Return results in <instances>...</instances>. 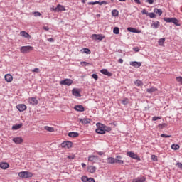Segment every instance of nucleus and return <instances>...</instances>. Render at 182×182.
<instances>
[{
    "label": "nucleus",
    "instance_id": "f257e3e1",
    "mask_svg": "<svg viewBox=\"0 0 182 182\" xmlns=\"http://www.w3.org/2000/svg\"><path fill=\"white\" fill-rule=\"evenodd\" d=\"M96 126L97 129H95V132L98 134H105L106 132H110V130H112V128L107 127L106 125L100 122H97Z\"/></svg>",
    "mask_w": 182,
    "mask_h": 182
},
{
    "label": "nucleus",
    "instance_id": "f03ea898",
    "mask_svg": "<svg viewBox=\"0 0 182 182\" xmlns=\"http://www.w3.org/2000/svg\"><path fill=\"white\" fill-rule=\"evenodd\" d=\"M18 177L21 178H31L33 177V173L29 171H21L18 173Z\"/></svg>",
    "mask_w": 182,
    "mask_h": 182
},
{
    "label": "nucleus",
    "instance_id": "7ed1b4c3",
    "mask_svg": "<svg viewBox=\"0 0 182 182\" xmlns=\"http://www.w3.org/2000/svg\"><path fill=\"white\" fill-rule=\"evenodd\" d=\"M31 50H33V47L30 46H22L20 49L21 53H29V52H31Z\"/></svg>",
    "mask_w": 182,
    "mask_h": 182
},
{
    "label": "nucleus",
    "instance_id": "20e7f679",
    "mask_svg": "<svg viewBox=\"0 0 182 182\" xmlns=\"http://www.w3.org/2000/svg\"><path fill=\"white\" fill-rule=\"evenodd\" d=\"M127 156H129V157H131V159H134V160H138V161H140L141 160L139 156L136 154H134V152L128 151L127 153Z\"/></svg>",
    "mask_w": 182,
    "mask_h": 182
},
{
    "label": "nucleus",
    "instance_id": "39448f33",
    "mask_svg": "<svg viewBox=\"0 0 182 182\" xmlns=\"http://www.w3.org/2000/svg\"><path fill=\"white\" fill-rule=\"evenodd\" d=\"M73 83V80L71 79H65L60 81V85L63 86H70Z\"/></svg>",
    "mask_w": 182,
    "mask_h": 182
},
{
    "label": "nucleus",
    "instance_id": "423d86ee",
    "mask_svg": "<svg viewBox=\"0 0 182 182\" xmlns=\"http://www.w3.org/2000/svg\"><path fill=\"white\" fill-rule=\"evenodd\" d=\"M91 38L93 41H103L105 36L102 34H92Z\"/></svg>",
    "mask_w": 182,
    "mask_h": 182
},
{
    "label": "nucleus",
    "instance_id": "0eeeda50",
    "mask_svg": "<svg viewBox=\"0 0 182 182\" xmlns=\"http://www.w3.org/2000/svg\"><path fill=\"white\" fill-rule=\"evenodd\" d=\"M73 144H72L71 141H64L61 144V147H63V149H70V147H72Z\"/></svg>",
    "mask_w": 182,
    "mask_h": 182
},
{
    "label": "nucleus",
    "instance_id": "6e6552de",
    "mask_svg": "<svg viewBox=\"0 0 182 182\" xmlns=\"http://www.w3.org/2000/svg\"><path fill=\"white\" fill-rule=\"evenodd\" d=\"M115 164H124V161L122 156L118 155L115 157Z\"/></svg>",
    "mask_w": 182,
    "mask_h": 182
},
{
    "label": "nucleus",
    "instance_id": "1a4fd4ad",
    "mask_svg": "<svg viewBox=\"0 0 182 182\" xmlns=\"http://www.w3.org/2000/svg\"><path fill=\"white\" fill-rule=\"evenodd\" d=\"M81 180H82V182H96L95 181V178H89V177H87L86 176H82Z\"/></svg>",
    "mask_w": 182,
    "mask_h": 182
},
{
    "label": "nucleus",
    "instance_id": "9d476101",
    "mask_svg": "<svg viewBox=\"0 0 182 182\" xmlns=\"http://www.w3.org/2000/svg\"><path fill=\"white\" fill-rule=\"evenodd\" d=\"M28 102L30 103V105H38V103H39V102L38 101V99H36V97H30L28 98Z\"/></svg>",
    "mask_w": 182,
    "mask_h": 182
},
{
    "label": "nucleus",
    "instance_id": "9b49d317",
    "mask_svg": "<svg viewBox=\"0 0 182 182\" xmlns=\"http://www.w3.org/2000/svg\"><path fill=\"white\" fill-rule=\"evenodd\" d=\"M72 93L73 95V96H75L76 97H80V90H79L78 89L76 88H73L72 90Z\"/></svg>",
    "mask_w": 182,
    "mask_h": 182
},
{
    "label": "nucleus",
    "instance_id": "f8f14e48",
    "mask_svg": "<svg viewBox=\"0 0 182 182\" xmlns=\"http://www.w3.org/2000/svg\"><path fill=\"white\" fill-rule=\"evenodd\" d=\"M6 82L8 83H11L14 80V77L11 75V74H6L4 76Z\"/></svg>",
    "mask_w": 182,
    "mask_h": 182
},
{
    "label": "nucleus",
    "instance_id": "ddd939ff",
    "mask_svg": "<svg viewBox=\"0 0 182 182\" xmlns=\"http://www.w3.org/2000/svg\"><path fill=\"white\" fill-rule=\"evenodd\" d=\"M146 181V177L141 176L136 178H134L132 182H144Z\"/></svg>",
    "mask_w": 182,
    "mask_h": 182
},
{
    "label": "nucleus",
    "instance_id": "4468645a",
    "mask_svg": "<svg viewBox=\"0 0 182 182\" xmlns=\"http://www.w3.org/2000/svg\"><path fill=\"white\" fill-rule=\"evenodd\" d=\"M18 112H24V110H26V105L24 104H19L16 106Z\"/></svg>",
    "mask_w": 182,
    "mask_h": 182
},
{
    "label": "nucleus",
    "instance_id": "2eb2a0df",
    "mask_svg": "<svg viewBox=\"0 0 182 182\" xmlns=\"http://www.w3.org/2000/svg\"><path fill=\"white\" fill-rule=\"evenodd\" d=\"M130 66H134V68H140V66H141V63L140 62H137V61H132L129 63Z\"/></svg>",
    "mask_w": 182,
    "mask_h": 182
},
{
    "label": "nucleus",
    "instance_id": "dca6fc26",
    "mask_svg": "<svg viewBox=\"0 0 182 182\" xmlns=\"http://www.w3.org/2000/svg\"><path fill=\"white\" fill-rule=\"evenodd\" d=\"M13 141L16 144H21V143H22L23 141V139H22V137H15L13 139Z\"/></svg>",
    "mask_w": 182,
    "mask_h": 182
},
{
    "label": "nucleus",
    "instance_id": "f3484780",
    "mask_svg": "<svg viewBox=\"0 0 182 182\" xmlns=\"http://www.w3.org/2000/svg\"><path fill=\"white\" fill-rule=\"evenodd\" d=\"M129 32H132V33H141V31L137 30L136 28L129 27L127 28Z\"/></svg>",
    "mask_w": 182,
    "mask_h": 182
},
{
    "label": "nucleus",
    "instance_id": "a211bd4d",
    "mask_svg": "<svg viewBox=\"0 0 182 182\" xmlns=\"http://www.w3.org/2000/svg\"><path fill=\"white\" fill-rule=\"evenodd\" d=\"M55 11H56V12H62V11H66V9L65 8V6L58 4L55 9Z\"/></svg>",
    "mask_w": 182,
    "mask_h": 182
},
{
    "label": "nucleus",
    "instance_id": "6ab92c4d",
    "mask_svg": "<svg viewBox=\"0 0 182 182\" xmlns=\"http://www.w3.org/2000/svg\"><path fill=\"white\" fill-rule=\"evenodd\" d=\"M96 170H97L96 166H90L87 167V171L91 174H93L96 171Z\"/></svg>",
    "mask_w": 182,
    "mask_h": 182
},
{
    "label": "nucleus",
    "instance_id": "aec40b11",
    "mask_svg": "<svg viewBox=\"0 0 182 182\" xmlns=\"http://www.w3.org/2000/svg\"><path fill=\"white\" fill-rule=\"evenodd\" d=\"M107 162L108 164H116V159L114 157H108L107 159Z\"/></svg>",
    "mask_w": 182,
    "mask_h": 182
},
{
    "label": "nucleus",
    "instance_id": "412c9836",
    "mask_svg": "<svg viewBox=\"0 0 182 182\" xmlns=\"http://www.w3.org/2000/svg\"><path fill=\"white\" fill-rule=\"evenodd\" d=\"M20 35L23 38H26L27 39H31V35H29V33H26V31H21Z\"/></svg>",
    "mask_w": 182,
    "mask_h": 182
},
{
    "label": "nucleus",
    "instance_id": "4be33fe9",
    "mask_svg": "<svg viewBox=\"0 0 182 182\" xmlns=\"http://www.w3.org/2000/svg\"><path fill=\"white\" fill-rule=\"evenodd\" d=\"M0 167L3 170H6V168H9V164H8L6 162H1V163H0Z\"/></svg>",
    "mask_w": 182,
    "mask_h": 182
},
{
    "label": "nucleus",
    "instance_id": "5701e85b",
    "mask_svg": "<svg viewBox=\"0 0 182 182\" xmlns=\"http://www.w3.org/2000/svg\"><path fill=\"white\" fill-rule=\"evenodd\" d=\"M74 109L77 112H85V107H83L82 105H75Z\"/></svg>",
    "mask_w": 182,
    "mask_h": 182
},
{
    "label": "nucleus",
    "instance_id": "b1692460",
    "mask_svg": "<svg viewBox=\"0 0 182 182\" xmlns=\"http://www.w3.org/2000/svg\"><path fill=\"white\" fill-rule=\"evenodd\" d=\"M100 73H102V75H105V76H112V73L109 72L107 69H102L100 70Z\"/></svg>",
    "mask_w": 182,
    "mask_h": 182
},
{
    "label": "nucleus",
    "instance_id": "393cba45",
    "mask_svg": "<svg viewBox=\"0 0 182 182\" xmlns=\"http://www.w3.org/2000/svg\"><path fill=\"white\" fill-rule=\"evenodd\" d=\"M80 122L84 124H89V123H92V119L89 118H84L82 119H80Z\"/></svg>",
    "mask_w": 182,
    "mask_h": 182
},
{
    "label": "nucleus",
    "instance_id": "a878e982",
    "mask_svg": "<svg viewBox=\"0 0 182 182\" xmlns=\"http://www.w3.org/2000/svg\"><path fill=\"white\" fill-rule=\"evenodd\" d=\"M159 26H160L159 21H155L151 25V27L153 28V29H159Z\"/></svg>",
    "mask_w": 182,
    "mask_h": 182
},
{
    "label": "nucleus",
    "instance_id": "bb28decb",
    "mask_svg": "<svg viewBox=\"0 0 182 182\" xmlns=\"http://www.w3.org/2000/svg\"><path fill=\"white\" fill-rule=\"evenodd\" d=\"M68 136L69 137H79V134L77 132H71L68 133Z\"/></svg>",
    "mask_w": 182,
    "mask_h": 182
},
{
    "label": "nucleus",
    "instance_id": "cd10ccee",
    "mask_svg": "<svg viewBox=\"0 0 182 182\" xmlns=\"http://www.w3.org/2000/svg\"><path fill=\"white\" fill-rule=\"evenodd\" d=\"M154 14H157L158 15H159V16H161L163 14V10H161V9L156 8L154 9Z\"/></svg>",
    "mask_w": 182,
    "mask_h": 182
},
{
    "label": "nucleus",
    "instance_id": "c85d7f7f",
    "mask_svg": "<svg viewBox=\"0 0 182 182\" xmlns=\"http://www.w3.org/2000/svg\"><path fill=\"white\" fill-rule=\"evenodd\" d=\"M146 92L147 93H151V94L154 93V92H157V88L152 87L151 88H148L146 90Z\"/></svg>",
    "mask_w": 182,
    "mask_h": 182
},
{
    "label": "nucleus",
    "instance_id": "c756f323",
    "mask_svg": "<svg viewBox=\"0 0 182 182\" xmlns=\"http://www.w3.org/2000/svg\"><path fill=\"white\" fill-rule=\"evenodd\" d=\"M97 160V156L95 155H91L88 157V161H96Z\"/></svg>",
    "mask_w": 182,
    "mask_h": 182
},
{
    "label": "nucleus",
    "instance_id": "7c9ffc66",
    "mask_svg": "<svg viewBox=\"0 0 182 182\" xmlns=\"http://www.w3.org/2000/svg\"><path fill=\"white\" fill-rule=\"evenodd\" d=\"M112 16H114V18L119 16V11L117 9H113L112 11Z\"/></svg>",
    "mask_w": 182,
    "mask_h": 182
},
{
    "label": "nucleus",
    "instance_id": "2f4dec72",
    "mask_svg": "<svg viewBox=\"0 0 182 182\" xmlns=\"http://www.w3.org/2000/svg\"><path fill=\"white\" fill-rule=\"evenodd\" d=\"M22 127V124H18L12 127V130H19Z\"/></svg>",
    "mask_w": 182,
    "mask_h": 182
},
{
    "label": "nucleus",
    "instance_id": "473e14b6",
    "mask_svg": "<svg viewBox=\"0 0 182 182\" xmlns=\"http://www.w3.org/2000/svg\"><path fill=\"white\" fill-rule=\"evenodd\" d=\"M44 129H45V130H47V132H55V128H53L52 127L46 126L44 127Z\"/></svg>",
    "mask_w": 182,
    "mask_h": 182
},
{
    "label": "nucleus",
    "instance_id": "72a5a7b5",
    "mask_svg": "<svg viewBox=\"0 0 182 182\" xmlns=\"http://www.w3.org/2000/svg\"><path fill=\"white\" fill-rule=\"evenodd\" d=\"M172 23H174V25H176V26H180V23L176 18H172Z\"/></svg>",
    "mask_w": 182,
    "mask_h": 182
},
{
    "label": "nucleus",
    "instance_id": "f704fd0d",
    "mask_svg": "<svg viewBox=\"0 0 182 182\" xmlns=\"http://www.w3.org/2000/svg\"><path fill=\"white\" fill-rule=\"evenodd\" d=\"M134 84L136 85V86H143V82H141V80H137L136 81H134Z\"/></svg>",
    "mask_w": 182,
    "mask_h": 182
},
{
    "label": "nucleus",
    "instance_id": "c9c22d12",
    "mask_svg": "<svg viewBox=\"0 0 182 182\" xmlns=\"http://www.w3.org/2000/svg\"><path fill=\"white\" fill-rule=\"evenodd\" d=\"M171 148L172 150H178V149H180V145L173 144L171 145Z\"/></svg>",
    "mask_w": 182,
    "mask_h": 182
},
{
    "label": "nucleus",
    "instance_id": "e433bc0d",
    "mask_svg": "<svg viewBox=\"0 0 182 182\" xmlns=\"http://www.w3.org/2000/svg\"><path fill=\"white\" fill-rule=\"evenodd\" d=\"M164 42H166V39H164V38L159 39V46H164Z\"/></svg>",
    "mask_w": 182,
    "mask_h": 182
},
{
    "label": "nucleus",
    "instance_id": "4c0bfd02",
    "mask_svg": "<svg viewBox=\"0 0 182 182\" xmlns=\"http://www.w3.org/2000/svg\"><path fill=\"white\" fill-rule=\"evenodd\" d=\"M113 32L115 35H119V33H120V30L119 29L118 27H115L113 29Z\"/></svg>",
    "mask_w": 182,
    "mask_h": 182
},
{
    "label": "nucleus",
    "instance_id": "58836bf2",
    "mask_svg": "<svg viewBox=\"0 0 182 182\" xmlns=\"http://www.w3.org/2000/svg\"><path fill=\"white\" fill-rule=\"evenodd\" d=\"M164 21L165 22H166L167 23H171L173 21V18H167V17H166V18H164Z\"/></svg>",
    "mask_w": 182,
    "mask_h": 182
},
{
    "label": "nucleus",
    "instance_id": "ea45409f",
    "mask_svg": "<svg viewBox=\"0 0 182 182\" xmlns=\"http://www.w3.org/2000/svg\"><path fill=\"white\" fill-rule=\"evenodd\" d=\"M122 105H124L125 106H126V105H129V100H128V98H124L122 100Z\"/></svg>",
    "mask_w": 182,
    "mask_h": 182
},
{
    "label": "nucleus",
    "instance_id": "a19ab883",
    "mask_svg": "<svg viewBox=\"0 0 182 182\" xmlns=\"http://www.w3.org/2000/svg\"><path fill=\"white\" fill-rule=\"evenodd\" d=\"M158 127L159 129H164V127H167V124L163 123V124H159Z\"/></svg>",
    "mask_w": 182,
    "mask_h": 182
},
{
    "label": "nucleus",
    "instance_id": "79ce46f5",
    "mask_svg": "<svg viewBox=\"0 0 182 182\" xmlns=\"http://www.w3.org/2000/svg\"><path fill=\"white\" fill-rule=\"evenodd\" d=\"M83 53H86L87 55H90L91 52L89 48H83Z\"/></svg>",
    "mask_w": 182,
    "mask_h": 182
},
{
    "label": "nucleus",
    "instance_id": "37998d69",
    "mask_svg": "<svg viewBox=\"0 0 182 182\" xmlns=\"http://www.w3.org/2000/svg\"><path fill=\"white\" fill-rule=\"evenodd\" d=\"M33 15L36 17L42 16V14H41V12H39V11H34L33 12Z\"/></svg>",
    "mask_w": 182,
    "mask_h": 182
},
{
    "label": "nucleus",
    "instance_id": "c03bdc74",
    "mask_svg": "<svg viewBox=\"0 0 182 182\" xmlns=\"http://www.w3.org/2000/svg\"><path fill=\"white\" fill-rule=\"evenodd\" d=\"M148 16H149V18H153L156 16V14L151 12V13H148Z\"/></svg>",
    "mask_w": 182,
    "mask_h": 182
},
{
    "label": "nucleus",
    "instance_id": "a18cd8bd",
    "mask_svg": "<svg viewBox=\"0 0 182 182\" xmlns=\"http://www.w3.org/2000/svg\"><path fill=\"white\" fill-rule=\"evenodd\" d=\"M98 5H107V1H98Z\"/></svg>",
    "mask_w": 182,
    "mask_h": 182
},
{
    "label": "nucleus",
    "instance_id": "49530a36",
    "mask_svg": "<svg viewBox=\"0 0 182 182\" xmlns=\"http://www.w3.org/2000/svg\"><path fill=\"white\" fill-rule=\"evenodd\" d=\"M145 2L146 4H149L150 5H153V4H154V0H146Z\"/></svg>",
    "mask_w": 182,
    "mask_h": 182
},
{
    "label": "nucleus",
    "instance_id": "de8ad7c7",
    "mask_svg": "<svg viewBox=\"0 0 182 182\" xmlns=\"http://www.w3.org/2000/svg\"><path fill=\"white\" fill-rule=\"evenodd\" d=\"M31 72H33V73H39L40 70L39 68H34L31 70Z\"/></svg>",
    "mask_w": 182,
    "mask_h": 182
},
{
    "label": "nucleus",
    "instance_id": "09e8293b",
    "mask_svg": "<svg viewBox=\"0 0 182 182\" xmlns=\"http://www.w3.org/2000/svg\"><path fill=\"white\" fill-rule=\"evenodd\" d=\"M97 4H99V1H90V2H88V5H97Z\"/></svg>",
    "mask_w": 182,
    "mask_h": 182
},
{
    "label": "nucleus",
    "instance_id": "8fccbe9b",
    "mask_svg": "<svg viewBox=\"0 0 182 182\" xmlns=\"http://www.w3.org/2000/svg\"><path fill=\"white\" fill-rule=\"evenodd\" d=\"M92 77L93 79H95V80H97V79H99V76H97V74H92Z\"/></svg>",
    "mask_w": 182,
    "mask_h": 182
},
{
    "label": "nucleus",
    "instance_id": "3c124183",
    "mask_svg": "<svg viewBox=\"0 0 182 182\" xmlns=\"http://www.w3.org/2000/svg\"><path fill=\"white\" fill-rule=\"evenodd\" d=\"M176 80H177V82H178L180 84L182 85V77H177Z\"/></svg>",
    "mask_w": 182,
    "mask_h": 182
},
{
    "label": "nucleus",
    "instance_id": "603ef678",
    "mask_svg": "<svg viewBox=\"0 0 182 182\" xmlns=\"http://www.w3.org/2000/svg\"><path fill=\"white\" fill-rule=\"evenodd\" d=\"M151 160H153V161H157V156L152 155L151 156Z\"/></svg>",
    "mask_w": 182,
    "mask_h": 182
},
{
    "label": "nucleus",
    "instance_id": "864d4df0",
    "mask_svg": "<svg viewBox=\"0 0 182 182\" xmlns=\"http://www.w3.org/2000/svg\"><path fill=\"white\" fill-rule=\"evenodd\" d=\"M160 119H161L160 117H153L152 120L156 122V120H160Z\"/></svg>",
    "mask_w": 182,
    "mask_h": 182
},
{
    "label": "nucleus",
    "instance_id": "5fc2aeb1",
    "mask_svg": "<svg viewBox=\"0 0 182 182\" xmlns=\"http://www.w3.org/2000/svg\"><path fill=\"white\" fill-rule=\"evenodd\" d=\"M67 159L69 160H73L75 159V155H69L68 156Z\"/></svg>",
    "mask_w": 182,
    "mask_h": 182
},
{
    "label": "nucleus",
    "instance_id": "6e6d98bb",
    "mask_svg": "<svg viewBox=\"0 0 182 182\" xmlns=\"http://www.w3.org/2000/svg\"><path fill=\"white\" fill-rule=\"evenodd\" d=\"M161 137L168 138V137H171V135H167L166 134H161Z\"/></svg>",
    "mask_w": 182,
    "mask_h": 182
},
{
    "label": "nucleus",
    "instance_id": "4d7b16f0",
    "mask_svg": "<svg viewBox=\"0 0 182 182\" xmlns=\"http://www.w3.org/2000/svg\"><path fill=\"white\" fill-rule=\"evenodd\" d=\"M141 14H143V15H149V12H147L146 9H143Z\"/></svg>",
    "mask_w": 182,
    "mask_h": 182
},
{
    "label": "nucleus",
    "instance_id": "13d9d810",
    "mask_svg": "<svg viewBox=\"0 0 182 182\" xmlns=\"http://www.w3.org/2000/svg\"><path fill=\"white\" fill-rule=\"evenodd\" d=\"M80 63L81 65H82V66H87V65H89V63H87L85 61L81 62Z\"/></svg>",
    "mask_w": 182,
    "mask_h": 182
},
{
    "label": "nucleus",
    "instance_id": "bf43d9fd",
    "mask_svg": "<svg viewBox=\"0 0 182 182\" xmlns=\"http://www.w3.org/2000/svg\"><path fill=\"white\" fill-rule=\"evenodd\" d=\"M177 166L178 167V168H181L182 169V164L180 162L177 163Z\"/></svg>",
    "mask_w": 182,
    "mask_h": 182
},
{
    "label": "nucleus",
    "instance_id": "052dcab7",
    "mask_svg": "<svg viewBox=\"0 0 182 182\" xmlns=\"http://www.w3.org/2000/svg\"><path fill=\"white\" fill-rule=\"evenodd\" d=\"M134 2L138 4V5H141V1H140V0H134Z\"/></svg>",
    "mask_w": 182,
    "mask_h": 182
},
{
    "label": "nucleus",
    "instance_id": "680f3d73",
    "mask_svg": "<svg viewBox=\"0 0 182 182\" xmlns=\"http://www.w3.org/2000/svg\"><path fill=\"white\" fill-rule=\"evenodd\" d=\"M48 42H55V40L53 38H48Z\"/></svg>",
    "mask_w": 182,
    "mask_h": 182
},
{
    "label": "nucleus",
    "instance_id": "e2e57ef3",
    "mask_svg": "<svg viewBox=\"0 0 182 182\" xmlns=\"http://www.w3.org/2000/svg\"><path fill=\"white\" fill-rule=\"evenodd\" d=\"M43 29H44V31H49V27H48V26H44V27H43Z\"/></svg>",
    "mask_w": 182,
    "mask_h": 182
},
{
    "label": "nucleus",
    "instance_id": "0e129e2a",
    "mask_svg": "<svg viewBox=\"0 0 182 182\" xmlns=\"http://www.w3.org/2000/svg\"><path fill=\"white\" fill-rule=\"evenodd\" d=\"M97 153H98L99 156H103V154H104L103 151H99Z\"/></svg>",
    "mask_w": 182,
    "mask_h": 182
},
{
    "label": "nucleus",
    "instance_id": "69168bd1",
    "mask_svg": "<svg viewBox=\"0 0 182 182\" xmlns=\"http://www.w3.org/2000/svg\"><path fill=\"white\" fill-rule=\"evenodd\" d=\"M119 63H123V59L120 58L118 60Z\"/></svg>",
    "mask_w": 182,
    "mask_h": 182
},
{
    "label": "nucleus",
    "instance_id": "338daca9",
    "mask_svg": "<svg viewBox=\"0 0 182 182\" xmlns=\"http://www.w3.org/2000/svg\"><path fill=\"white\" fill-rule=\"evenodd\" d=\"M81 166H82V167H83V168H85V167H86V164L82 163Z\"/></svg>",
    "mask_w": 182,
    "mask_h": 182
},
{
    "label": "nucleus",
    "instance_id": "774afa93",
    "mask_svg": "<svg viewBox=\"0 0 182 182\" xmlns=\"http://www.w3.org/2000/svg\"><path fill=\"white\" fill-rule=\"evenodd\" d=\"M134 52H139V48H134Z\"/></svg>",
    "mask_w": 182,
    "mask_h": 182
}]
</instances>
